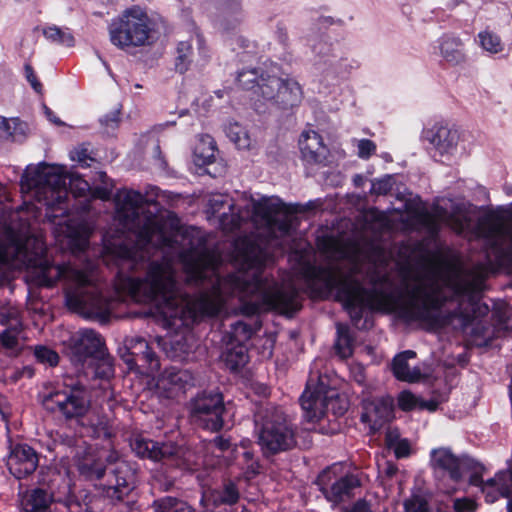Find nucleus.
<instances>
[{
    "label": "nucleus",
    "instance_id": "bf43d9fd",
    "mask_svg": "<svg viewBox=\"0 0 512 512\" xmlns=\"http://www.w3.org/2000/svg\"><path fill=\"white\" fill-rule=\"evenodd\" d=\"M419 409H427L429 411H435L437 408V403L434 401H424L420 399Z\"/></svg>",
    "mask_w": 512,
    "mask_h": 512
},
{
    "label": "nucleus",
    "instance_id": "7ed1b4c3",
    "mask_svg": "<svg viewBox=\"0 0 512 512\" xmlns=\"http://www.w3.org/2000/svg\"><path fill=\"white\" fill-rule=\"evenodd\" d=\"M44 250L43 240L32 235L28 226H23L19 231L8 226L0 241V266L14 269L33 267L29 276L38 286L52 287L62 279L66 285L65 297L69 308L86 318L107 319L112 300L103 295L96 265L88 262L83 268H77L49 264L41 259Z\"/></svg>",
    "mask_w": 512,
    "mask_h": 512
},
{
    "label": "nucleus",
    "instance_id": "423d86ee",
    "mask_svg": "<svg viewBox=\"0 0 512 512\" xmlns=\"http://www.w3.org/2000/svg\"><path fill=\"white\" fill-rule=\"evenodd\" d=\"M258 445L265 457L288 451L296 445V425L282 407L267 404L255 414Z\"/></svg>",
    "mask_w": 512,
    "mask_h": 512
},
{
    "label": "nucleus",
    "instance_id": "69168bd1",
    "mask_svg": "<svg viewBox=\"0 0 512 512\" xmlns=\"http://www.w3.org/2000/svg\"><path fill=\"white\" fill-rule=\"evenodd\" d=\"M99 178L103 183H106L105 179L107 178V175L105 172H99Z\"/></svg>",
    "mask_w": 512,
    "mask_h": 512
},
{
    "label": "nucleus",
    "instance_id": "e2e57ef3",
    "mask_svg": "<svg viewBox=\"0 0 512 512\" xmlns=\"http://www.w3.org/2000/svg\"><path fill=\"white\" fill-rule=\"evenodd\" d=\"M45 112H46L47 116L49 117V119H50L51 121H53V119H52V118H53L52 112H51V111H50V109H49V108H47L46 106H45ZM54 122H56V123H57V121H56V120H54Z\"/></svg>",
    "mask_w": 512,
    "mask_h": 512
},
{
    "label": "nucleus",
    "instance_id": "ea45409f",
    "mask_svg": "<svg viewBox=\"0 0 512 512\" xmlns=\"http://www.w3.org/2000/svg\"><path fill=\"white\" fill-rule=\"evenodd\" d=\"M266 63L263 66L242 70L238 73L237 81L239 85L246 90H258V82H260V74L265 70Z\"/></svg>",
    "mask_w": 512,
    "mask_h": 512
},
{
    "label": "nucleus",
    "instance_id": "5701e85b",
    "mask_svg": "<svg viewBox=\"0 0 512 512\" xmlns=\"http://www.w3.org/2000/svg\"><path fill=\"white\" fill-rule=\"evenodd\" d=\"M21 321L17 309L2 308L0 310V344L6 349L18 346Z\"/></svg>",
    "mask_w": 512,
    "mask_h": 512
},
{
    "label": "nucleus",
    "instance_id": "39448f33",
    "mask_svg": "<svg viewBox=\"0 0 512 512\" xmlns=\"http://www.w3.org/2000/svg\"><path fill=\"white\" fill-rule=\"evenodd\" d=\"M105 465L100 459L87 456L78 463V471L85 479L101 480L105 497L111 501H121L128 496L136 485V468L130 462L121 459L116 451H110L106 456Z\"/></svg>",
    "mask_w": 512,
    "mask_h": 512
},
{
    "label": "nucleus",
    "instance_id": "6e6552de",
    "mask_svg": "<svg viewBox=\"0 0 512 512\" xmlns=\"http://www.w3.org/2000/svg\"><path fill=\"white\" fill-rule=\"evenodd\" d=\"M303 416L309 422L322 418L326 412L343 415L348 409L347 400L329 389L327 376L318 371V361L313 363L306 389L300 397Z\"/></svg>",
    "mask_w": 512,
    "mask_h": 512
},
{
    "label": "nucleus",
    "instance_id": "1a4fd4ad",
    "mask_svg": "<svg viewBox=\"0 0 512 512\" xmlns=\"http://www.w3.org/2000/svg\"><path fill=\"white\" fill-rule=\"evenodd\" d=\"M108 30L111 43L120 49H126L146 45L152 28L147 13L134 6L113 19Z\"/></svg>",
    "mask_w": 512,
    "mask_h": 512
},
{
    "label": "nucleus",
    "instance_id": "0eeeda50",
    "mask_svg": "<svg viewBox=\"0 0 512 512\" xmlns=\"http://www.w3.org/2000/svg\"><path fill=\"white\" fill-rule=\"evenodd\" d=\"M254 93L258 99L254 102V108L258 113H264L267 109L288 110L298 106L303 98L300 84L293 78H282L277 64L265 65V70L260 74L258 90Z\"/></svg>",
    "mask_w": 512,
    "mask_h": 512
},
{
    "label": "nucleus",
    "instance_id": "de8ad7c7",
    "mask_svg": "<svg viewBox=\"0 0 512 512\" xmlns=\"http://www.w3.org/2000/svg\"><path fill=\"white\" fill-rule=\"evenodd\" d=\"M392 189V177L385 176L372 182L371 193L385 195Z\"/></svg>",
    "mask_w": 512,
    "mask_h": 512
},
{
    "label": "nucleus",
    "instance_id": "aec40b11",
    "mask_svg": "<svg viewBox=\"0 0 512 512\" xmlns=\"http://www.w3.org/2000/svg\"><path fill=\"white\" fill-rule=\"evenodd\" d=\"M125 347L129 355L125 361L130 367L138 362H143L147 365V369L150 372L159 369L158 357L144 338L138 336L129 337L125 340Z\"/></svg>",
    "mask_w": 512,
    "mask_h": 512
},
{
    "label": "nucleus",
    "instance_id": "2f4dec72",
    "mask_svg": "<svg viewBox=\"0 0 512 512\" xmlns=\"http://www.w3.org/2000/svg\"><path fill=\"white\" fill-rule=\"evenodd\" d=\"M26 124L18 118H5L0 116V140L12 139L16 141L19 136H23Z\"/></svg>",
    "mask_w": 512,
    "mask_h": 512
},
{
    "label": "nucleus",
    "instance_id": "338daca9",
    "mask_svg": "<svg viewBox=\"0 0 512 512\" xmlns=\"http://www.w3.org/2000/svg\"><path fill=\"white\" fill-rule=\"evenodd\" d=\"M395 471H396L395 467H389L387 469V474L391 476V475H393L395 473Z\"/></svg>",
    "mask_w": 512,
    "mask_h": 512
},
{
    "label": "nucleus",
    "instance_id": "052dcab7",
    "mask_svg": "<svg viewBox=\"0 0 512 512\" xmlns=\"http://www.w3.org/2000/svg\"><path fill=\"white\" fill-rule=\"evenodd\" d=\"M111 191L105 187V188H97L94 192V195L101 198V199H108L110 197Z\"/></svg>",
    "mask_w": 512,
    "mask_h": 512
},
{
    "label": "nucleus",
    "instance_id": "bb28decb",
    "mask_svg": "<svg viewBox=\"0 0 512 512\" xmlns=\"http://www.w3.org/2000/svg\"><path fill=\"white\" fill-rule=\"evenodd\" d=\"M222 359L230 370L236 371L248 362L247 347L235 343H225Z\"/></svg>",
    "mask_w": 512,
    "mask_h": 512
},
{
    "label": "nucleus",
    "instance_id": "603ef678",
    "mask_svg": "<svg viewBox=\"0 0 512 512\" xmlns=\"http://www.w3.org/2000/svg\"><path fill=\"white\" fill-rule=\"evenodd\" d=\"M209 448L217 449L220 453L217 454V456L220 457L221 454H223L224 452L228 451L231 448V443L229 439H226L223 436H217L209 442Z\"/></svg>",
    "mask_w": 512,
    "mask_h": 512
},
{
    "label": "nucleus",
    "instance_id": "13d9d810",
    "mask_svg": "<svg viewBox=\"0 0 512 512\" xmlns=\"http://www.w3.org/2000/svg\"><path fill=\"white\" fill-rule=\"evenodd\" d=\"M259 473V464L255 461L247 463L245 476L247 479H250Z\"/></svg>",
    "mask_w": 512,
    "mask_h": 512
},
{
    "label": "nucleus",
    "instance_id": "473e14b6",
    "mask_svg": "<svg viewBox=\"0 0 512 512\" xmlns=\"http://www.w3.org/2000/svg\"><path fill=\"white\" fill-rule=\"evenodd\" d=\"M337 339L335 342V349L341 358H348L353 353V338L350 334V329L347 325L338 323Z\"/></svg>",
    "mask_w": 512,
    "mask_h": 512
},
{
    "label": "nucleus",
    "instance_id": "5fc2aeb1",
    "mask_svg": "<svg viewBox=\"0 0 512 512\" xmlns=\"http://www.w3.org/2000/svg\"><path fill=\"white\" fill-rule=\"evenodd\" d=\"M397 458H404L410 454V444L407 439H401L391 448Z\"/></svg>",
    "mask_w": 512,
    "mask_h": 512
},
{
    "label": "nucleus",
    "instance_id": "864d4df0",
    "mask_svg": "<svg viewBox=\"0 0 512 512\" xmlns=\"http://www.w3.org/2000/svg\"><path fill=\"white\" fill-rule=\"evenodd\" d=\"M24 70H25V77L27 79V81L30 83V85L32 86V88L37 92V93H41L42 92V84L40 83V81L37 79L36 75H35V72L32 68L31 65L29 64H26L24 66Z\"/></svg>",
    "mask_w": 512,
    "mask_h": 512
},
{
    "label": "nucleus",
    "instance_id": "f3484780",
    "mask_svg": "<svg viewBox=\"0 0 512 512\" xmlns=\"http://www.w3.org/2000/svg\"><path fill=\"white\" fill-rule=\"evenodd\" d=\"M9 472L17 479L32 474L38 466V456L27 444H17L11 448L6 461Z\"/></svg>",
    "mask_w": 512,
    "mask_h": 512
},
{
    "label": "nucleus",
    "instance_id": "4be33fe9",
    "mask_svg": "<svg viewBox=\"0 0 512 512\" xmlns=\"http://www.w3.org/2000/svg\"><path fill=\"white\" fill-rule=\"evenodd\" d=\"M486 501L493 503L499 497L508 498L507 509L512 512V470L500 471L495 477L485 481L482 487Z\"/></svg>",
    "mask_w": 512,
    "mask_h": 512
},
{
    "label": "nucleus",
    "instance_id": "f8f14e48",
    "mask_svg": "<svg viewBox=\"0 0 512 512\" xmlns=\"http://www.w3.org/2000/svg\"><path fill=\"white\" fill-rule=\"evenodd\" d=\"M224 411L223 396L218 391H204L191 403L193 421L211 431H218L223 427Z\"/></svg>",
    "mask_w": 512,
    "mask_h": 512
},
{
    "label": "nucleus",
    "instance_id": "37998d69",
    "mask_svg": "<svg viewBox=\"0 0 512 512\" xmlns=\"http://www.w3.org/2000/svg\"><path fill=\"white\" fill-rule=\"evenodd\" d=\"M34 355L39 362L48 364L49 366H56L59 362L57 352L43 345L35 347Z\"/></svg>",
    "mask_w": 512,
    "mask_h": 512
},
{
    "label": "nucleus",
    "instance_id": "cd10ccee",
    "mask_svg": "<svg viewBox=\"0 0 512 512\" xmlns=\"http://www.w3.org/2000/svg\"><path fill=\"white\" fill-rule=\"evenodd\" d=\"M222 13L221 26L224 30L233 29L241 21V0H219Z\"/></svg>",
    "mask_w": 512,
    "mask_h": 512
},
{
    "label": "nucleus",
    "instance_id": "a18cd8bd",
    "mask_svg": "<svg viewBox=\"0 0 512 512\" xmlns=\"http://www.w3.org/2000/svg\"><path fill=\"white\" fill-rule=\"evenodd\" d=\"M357 147V155L361 159H369L376 151V144L369 139L354 140Z\"/></svg>",
    "mask_w": 512,
    "mask_h": 512
},
{
    "label": "nucleus",
    "instance_id": "a878e982",
    "mask_svg": "<svg viewBox=\"0 0 512 512\" xmlns=\"http://www.w3.org/2000/svg\"><path fill=\"white\" fill-rule=\"evenodd\" d=\"M439 50L445 61L453 65L460 64L465 60L462 41L452 35H443L439 40Z\"/></svg>",
    "mask_w": 512,
    "mask_h": 512
},
{
    "label": "nucleus",
    "instance_id": "4468645a",
    "mask_svg": "<svg viewBox=\"0 0 512 512\" xmlns=\"http://www.w3.org/2000/svg\"><path fill=\"white\" fill-rule=\"evenodd\" d=\"M105 351L100 334L92 329H82L69 339L68 356L75 365L84 366Z\"/></svg>",
    "mask_w": 512,
    "mask_h": 512
},
{
    "label": "nucleus",
    "instance_id": "4c0bfd02",
    "mask_svg": "<svg viewBox=\"0 0 512 512\" xmlns=\"http://www.w3.org/2000/svg\"><path fill=\"white\" fill-rule=\"evenodd\" d=\"M478 42L481 48L490 54L501 53L504 50L501 38L490 30L481 31L478 34Z\"/></svg>",
    "mask_w": 512,
    "mask_h": 512
},
{
    "label": "nucleus",
    "instance_id": "6ab92c4d",
    "mask_svg": "<svg viewBox=\"0 0 512 512\" xmlns=\"http://www.w3.org/2000/svg\"><path fill=\"white\" fill-rule=\"evenodd\" d=\"M130 446L137 456L154 461L168 460L179 453L178 447L172 443H158L139 435L132 438Z\"/></svg>",
    "mask_w": 512,
    "mask_h": 512
},
{
    "label": "nucleus",
    "instance_id": "a211bd4d",
    "mask_svg": "<svg viewBox=\"0 0 512 512\" xmlns=\"http://www.w3.org/2000/svg\"><path fill=\"white\" fill-rule=\"evenodd\" d=\"M193 384V377L187 370L176 367L165 369L156 380L157 390L167 398H173Z\"/></svg>",
    "mask_w": 512,
    "mask_h": 512
},
{
    "label": "nucleus",
    "instance_id": "49530a36",
    "mask_svg": "<svg viewBox=\"0 0 512 512\" xmlns=\"http://www.w3.org/2000/svg\"><path fill=\"white\" fill-rule=\"evenodd\" d=\"M70 190L74 197H83L90 192L89 183L81 178H69Z\"/></svg>",
    "mask_w": 512,
    "mask_h": 512
},
{
    "label": "nucleus",
    "instance_id": "4d7b16f0",
    "mask_svg": "<svg viewBox=\"0 0 512 512\" xmlns=\"http://www.w3.org/2000/svg\"><path fill=\"white\" fill-rule=\"evenodd\" d=\"M386 444L391 449L396 444V442L400 441L399 433L397 430H388L386 433Z\"/></svg>",
    "mask_w": 512,
    "mask_h": 512
},
{
    "label": "nucleus",
    "instance_id": "7c9ffc66",
    "mask_svg": "<svg viewBox=\"0 0 512 512\" xmlns=\"http://www.w3.org/2000/svg\"><path fill=\"white\" fill-rule=\"evenodd\" d=\"M253 330L250 325L243 321H236L230 325V330L224 335V343H235L238 345H245L251 338Z\"/></svg>",
    "mask_w": 512,
    "mask_h": 512
},
{
    "label": "nucleus",
    "instance_id": "20e7f679",
    "mask_svg": "<svg viewBox=\"0 0 512 512\" xmlns=\"http://www.w3.org/2000/svg\"><path fill=\"white\" fill-rule=\"evenodd\" d=\"M68 176L64 167L42 163L27 169L21 187L33 193L37 202L46 207L45 218L54 224L58 236H63L77 250H84L90 235L89 225L82 219L69 217L72 210H87L88 206L70 204Z\"/></svg>",
    "mask_w": 512,
    "mask_h": 512
},
{
    "label": "nucleus",
    "instance_id": "2eb2a0df",
    "mask_svg": "<svg viewBox=\"0 0 512 512\" xmlns=\"http://www.w3.org/2000/svg\"><path fill=\"white\" fill-rule=\"evenodd\" d=\"M333 469L328 468L324 470L317 478V484L320 491L324 494L325 498L337 504L352 495V491L360 486V481L357 476L347 474L335 480L331 485L329 482L332 480Z\"/></svg>",
    "mask_w": 512,
    "mask_h": 512
},
{
    "label": "nucleus",
    "instance_id": "f704fd0d",
    "mask_svg": "<svg viewBox=\"0 0 512 512\" xmlns=\"http://www.w3.org/2000/svg\"><path fill=\"white\" fill-rule=\"evenodd\" d=\"M392 416L391 406L385 402L376 403L373 407V411L366 412L363 416V420L371 421L374 429L380 428L385 422H387Z\"/></svg>",
    "mask_w": 512,
    "mask_h": 512
},
{
    "label": "nucleus",
    "instance_id": "e433bc0d",
    "mask_svg": "<svg viewBox=\"0 0 512 512\" xmlns=\"http://www.w3.org/2000/svg\"><path fill=\"white\" fill-rule=\"evenodd\" d=\"M193 47L190 41H180L176 48L175 69L183 74L192 62Z\"/></svg>",
    "mask_w": 512,
    "mask_h": 512
},
{
    "label": "nucleus",
    "instance_id": "f257e3e1",
    "mask_svg": "<svg viewBox=\"0 0 512 512\" xmlns=\"http://www.w3.org/2000/svg\"><path fill=\"white\" fill-rule=\"evenodd\" d=\"M117 235L103 238L102 260L116 269L119 294L149 303L173 328L189 327L221 312L229 296L238 297L250 313L274 310L291 316L301 308L300 294L291 283H278L266 270L275 264L291 232L295 212L280 198L262 196L236 208L225 194L212 195L208 213L230 233L252 225L256 232L234 245L237 271L221 277V257L208 249L195 230L183 229L171 211L153 214L142 193L123 188L114 196Z\"/></svg>",
    "mask_w": 512,
    "mask_h": 512
},
{
    "label": "nucleus",
    "instance_id": "c756f323",
    "mask_svg": "<svg viewBox=\"0 0 512 512\" xmlns=\"http://www.w3.org/2000/svg\"><path fill=\"white\" fill-rule=\"evenodd\" d=\"M239 498L238 487L232 481L226 482L221 490H215L210 495V500L215 508L221 505L232 506L238 502Z\"/></svg>",
    "mask_w": 512,
    "mask_h": 512
},
{
    "label": "nucleus",
    "instance_id": "79ce46f5",
    "mask_svg": "<svg viewBox=\"0 0 512 512\" xmlns=\"http://www.w3.org/2000/svg\"><path fill=\"white\" fill-rule=\"evenodd\" d=\"M93 433L98 438L109 439L113 435L112 425L107 417H97L90 421Z\"/></svg>",
    "mask_w": 512,
    "mask_h": 512
},
{
    "label": "nucleus",
    "instance_id": "ddd939ff",
    "mask_svg": "<svg viewBox=\"0 0 512 512\" xmlns=\"http://www.w3.org/2000/svg\"><path fill=\"white\" fill-rule=\"evenodd\" d=\"M64 490L63 496H58L44 488L32 489L23 496L22 507L25 512H49L50 505L54 502L62 504L66 512H80L81 505L66 482Z\"/></svg>",
    "mask_w": 512,
    "mask_h": 512
},
{
    "label": "nucleus",
    "instance_id": "58836bf2",
    "mask_svg": "<svg viewBox=\"0 0 512 512\" xmlns=\"http://www.w3.org/2000/svg\"><path fill=\"white\" fill-rule=\"evenodd\" d=\"M88 364L94 367L96 378L109 379L114 375L113 359L106 355L105 351L101 356L94 358Z\"/></svg>",
    "mask_w": 512,
    "mask_h": 512
},
{
    "label": "nucleus",
    "instance_id": "f03ea898",
    "mask_svg": "<svg viewBox=\"0 0 512 512\" xmlns=\"http://www.w3.org/2000/svg\"><path fill=\"white\" fill-rule=\"evenodd\" d=\"M437 222L466 237L484 239L488 263L476 265L464 276L428 263L420 270L405 271L401 286H397L387 273L375 270L369 275L370 289L364 288L356 279L355 263L347 271L340 262L326 266L306 264L302 270L303 277L322 297L335 292L355 325L365 308L394 312L406 321L430 323L449 297L458 299L461 305L464 300L468 302L469 311H460L464 325H468L476 318L477 312L488 311V306L479 303V294L488 275L499 268L512 269V225L501 223L489 215L481 216L475 222L471 208L465 203H453L449 211L436 207L435 219L431 221L433 233L438 230Z\"/></svg>",
    "mask_w": 512,
    "mask_h": 512
},
{
    "label": "nucleus",
    "instance_id": "72a5a7b5",
    "mask_svg": "<svg viewBox=\"0 0 512 512\" xmlns=\"http://www.w3.org/2000/svg\"><path fill=\"white\" fill-rule=\"evenodd\" d=\"M225 133L239 149H248L250 147L251 139L248 132L238 122H228L225 126Z\"/></svg>",
    "mask_w": 512,
    "mask_h": 512
},
{
    "label": "nucleus",
    "instance_id": "680f3d73",
    "mask_svg": "<svg viewBox=\"0 0 512 512\" xmlns=\"http://www.w3.org/2000/svg\"><path fill=\"white\" fill-rule=\"evenodd\" d=\"M253 456H254V455H253V453H252V452H250V451H244V452L242 453V457H243V459H244V461H245L246 463H250V462H252V461H253Z\"/></svg>",
    "mask_w": 512,
    "mask_h": 512
},
{
    "label": "nucleus",
    "instance_id": "3c124183",
    "mask_svg": "<svg viewBox=\"0 0 512 512\" xmlns=\"http://www.w3.org/2000/svg\"><path fill=\"white\" fill-rule=\"evenodd\" d=\"M183 340V343L182 340H176L172 343V348L175 350L173 357L180 360L185 359L192 351V346L186 343V339Z\"/></svg>",
    "mask_w": 512,
    "mask_h": 512
},
{
    "label": "nucleus",
    "instance_id": "8fccbe9b",
    "mask_svg": "<svg viewBox=\"0 0 512 512\" xmlns=\"http://www.w3.org/2000/svg\"><path fill=\"white\" fill-rule=\"evenodd\" d=\"M120 122V110L115 109L100 118V123L107 129H115Z\"/></svg>",
    "mask_w": 512,
    "mask_h": 512
},
{
    "label": "nucleus",
    "instance_id": "b1692460",
    "mask_svg": "<svg viewBox=\"0 0 512 512\" xmlns=\"http://www.w3.org/2000/svg\"><path fill=\"white\" fill-rule=\"evenodd\" d=\"M416 353L412 350H406L397 354L392 363V369L395 377L401 381L416 382L422 377V373L418 367L411 368L408 360L414 359Z\"/></svg>",
    "mask_w": 512,
    "mask_h": 512
},
{
    "label": "nucleus",
    "instance_id": "c9c22d12",
    "mask_svg": "<svg viewBox=\"0 0 512 512\" xmlns=\"http://www.w3.org/2000/svg\"><path fill=\"white\" fill-rule=\"evenodd\" d=\"M187 502L174 498L164 497L154 502V512H193Z\"/></svg>",
    "mask_w": 512,
    "mask_h": 512
},
{
    "label": "nucleus",
    "instance_id": "c85d7f7f",
    "mask_svg": "<svg viewBox=\"0 0 512 512\" xmlns=\"http://www.w3.org/2000/svg\"><path fill=\"white\" fill-rule=\"evenodd\" d=\"M216 143L210 135L200 136L195 148L194 157L198 165L212 163L215 159Z\"/></svg>",
    "mask_w": 512,
    "mask_h": 512
},
{
    "label": "nucleus",
    "instance_id": "9d476101",
    "mask_svg": "<svg viewBox=\"0 0 512 512\" xmlns=\"http://www.w3.org/2000/svg\"><path fill=\"white\" fill-rule=\"evenodd\" d=\"M43 407L52 413H59L66 420L83 418L91 407V397L87 387L80 381L66 384L63 390H56L43 397Z\"/></svg>",
    "mask_w": 512,
    "mask_h": 512
},
{
    "label": "nucleus",
    "instance_id": "dca6fc26",
    "mask_svg": "<svg viewBox=\"0 0 512 512\" xmlns=\"http://www.w3.org/2000/svg\"><path fill=\"white\" fill-rule=\"evenodd\" d=\"M422 137L434 151V157H450L457 151L459 134L448 126L435 124L423 130Z\"/></svg>",
    "mask_w": 512,
    "mask_h": 512
},
{
    "label": "nucleus",
    "instance_id": "0e129e2a",
    "mask_svg": "<svg viewBox=\"0 0 512 512\" xmlns=\"http://www.w3.org/2000/svg\"><path fill=\"white\" fill-rule=\"evenodd\" d=\"M45 112H46L47 116L49 117V119H50L51 121H53V119H52V118H53L52 112H51V111H50V109H49V108H47L46 106H45ZM54 122H56V123H57V121H56V120H54Z\"/></svg>",
    "mask_w": 512,
    "mask_h": 512
},
{
    "label": "nucleus",
    "instance_id": "393cba45",
    "mask_svg": "<svg viewBox=\"0 0 512 512\" xmlns=\"http://www.w3.org/2000/svg\"><path fill=\"white\" fill-rule=\"evenodd\" d=\"M311 50L318 59L315 61L316 65L321 63L326 64L334 72H337L338 66L344 61V59L339 57L336 53V49L333 45L322 37L312 41Z\"/></svg>",
    "mask_w": 512,
    "mask_h": 512
},
{
    "label": "nucleus",
    "instance_id": "9b49d317",
    "mask_svg": "<svg viewBox=\"0 0 512 512\" xmlns=\"http://www.w3.org/2000/svg\"><path fill=\"white\" fill-rule=\"evenodd\" d=\"M431 464L436 471L447 473L455 483L469 475L471 485L482 488L485 484L481 476L483 467L479 463L467 456L457 457L447 448L433 449L431 451Z\"/></svg>",
    "mask_w": 512,
    "mask_h": 512
},
{
    "label": "nucleus",
    "instance_id": "6e6d98bb",
    "mask_svg": "<svg viewBox=\"0 0 512 512\" xmlns=\"http://www.w3.org/2000/svg\"><path fill=\"white\" fill-rule=\"evenodd\" d=\"M71 159L73 161H77L82 166H89L88 160H92L88 155V150L83 147H79V148L75 149L71 153Z\"/></svg>",
    "mask_w": 512,
    "mask_h": 512
},
{
    "label": "nucleus",
    "instance_id": "c03bdc74",
    "mask_svg": "<svg viewBox=\"0 0 512 512\" xmlns=\"http://www.w3.org/2000/svg\"><path fill=\"white\" fill-rule=\"evenodd\" d=\"M397 400L399 408L403 411H411L419 407L420 399L407 390L402 391Z\"/></svg>",
    "mask_w": 512,
    "mask_h": 512
},
{
    "label": "nucleus",
    "instance_id": "774afa93",
    "mask_svg": "<svg viewBox=\"0 0 512 512\" xmlns=\"http://www.w3.org/2000/svg\"><path fill=\"white\" fill-rule=\"evenodd\" d=\"M155 149H156V151H157L158 155H160V153H161V152H160V147H159V145H157V146L155 147Z\"/></svg>",
    "mask_w": 512,
    "mask_h": 512
},
{
    "label": "nucleus",
    "instance_id": "09e8293b",
    "mask_svg": "<svg viewBox=\"0 0 512 512\" xmlns=\"http://www.w3.org/2000/svg\"><path fill=\"white\" fill-rule=\"evenodd\" d=\"M453 508L455 512H474L477 505L469 498H457L453 501Z\"/></svg>",
    "mask_w": 512,
    "mask_h": 512
},
{
    "label": "nucleus",
    "instance_id": "a19ab883",
    "mask_svg": "<svg viewBox=\"0 0 512 512\" xmlns=\"http://www.w3.org/2000/svg\"><path fill=\"white\" fill-rule=\"evenodd\" d=\"M43 34L46 39L50 40L51 42L62 44L67 47L74 45V37L72 34L67 30H61L57 26L47 27L44 29Z\"/></svg>",
    "mask_w": 512,
    "mask_h": 512
},
{
    "label": "nucleus",
    "instance_id": "412c9836",
    "mask_svg": "<svg viewBox=\"0 0 512 512\" xmlns=\"http://www.w3.org/2000/svg\"><path fill=\"white\" fill-rule=\"evenodd\" d=\"M302 159L309 164H321L328 156V148L314 130H304L299 138Z\"/></svg>",
    "mask_w": 512,
    "mask_h": 512
}]
</instances>
